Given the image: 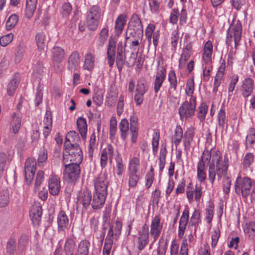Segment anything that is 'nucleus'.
I'll return each mask as SVG.
<instances>
[{
	"instance_id": "c85d7f7f",
	"label": "nucleus",
	"mask_w": 255,
	"mask_h": 255,
	"mask_svg": "<svg viewBox=\"0 0 255 255\" xmlns=\"http://www.w3.org/2000/svg\"><path fill=\"white\" fill-rule=\"evenodd\" d=\"M11 117L10 123V129L15 134L18 132L21 127L22 116L19 112H17L13 113Z\"/></svg>"
},
{
	"instance_id": "052dcab7",
	"label": "nucleus",
	"mask_w": 255,
	"mask_h": 255,
	"mask_svg": "<svg viewBox=\"0 0 255 255\" xmlns=\"http://www.w3.org/2000/svg\"><path fill=\"white\" fill-rule=\"evenodd\" d=\"M109 35V30L107 28H103L99 34L98 39V44L100 46H102L107 40Z\"/></svg>"
},
{
	"instance_id": "dca6fc26",
	"label": "nucleus",
	"mask_w": 255,
	"mask_h": 255,
	"mask_svg": "<svg viewBox=\"0 0 255 255\" xmlns=\"http://www.w3.org/2000/svg\"><path fill=\"white\" fill-rule=\"evenodd\" d=\"M81 140L78 134L75 131H70L66 134L64 142V147L71 148L75 146L80 147L79 144Z\"/></svg>"
},
{
	"instance_id": "6e6552de",
	"label": "nucleus",
	"mask_w": 255,
	"mask_h": 255,
	"mask_svg": "<svg viewBox=\"0 0 255 255\" xmlns=\"http://www.w3.org/2000/svg\"><path fill=\"white\" fill-rule=\"evenodd\" d=\"M136 238V248L139 251L144 249L149 243V234L148 227L144 225L140 230L138 232Z\"/></svg>"
},
{
	"instance_id": "412c9836",
	"label": "nucleus",
	"mask_w": 255,
	"mask_h": 255,
	"mask_svg": "<svg viewBox=\"0 0 255 255\" xmlns=\"http://www.w3.org/2000/svg\"><path fill=\"white\" fill-rule=\"evenodd\" d=\"M213 45L211 41H207L204 46L202 56V64H212Z\"/></svg>"
},
{
	"instance_id": "0eeeda50",
	"label": "nucleus",
	"mask_w": 255,
	"mask_h": 255,
	"mask_svg": "<svg viewBox=\"0 0 255 255\" xmlns=\"http://www.w3.org/2000/svg\"><path fill=\"white\" fill-rule=\"evenodd\" d=\"M202 187L200 184H196L194 186L192 183L190 182L186 187V192L188 201L189 203H192L194 201V197L197 202H200L203 195Z\"/></svg>"
},
{
	"instance_id": "ea45409f",
	"label": "nucleus",
	"mask_w": 255,
	"mask_h": 255,
	"mask_svg": "<svg viewBox=\"0 0 255 255\" xmlns=\"http://www.w3.org/2000/svg\"><path fill=\"white\" fill-rule=\"evenodd\" d=\"M77 125L82 138H85L87 131V125L85 119L79 118L77 120Z\"/></svg>"
},
{
	"instance_id": "a19ab883",
	"label": "nucleus",
	"mask_w": 255,
	"mask_h": 255,
	"mask_svg": "<svg viewBox=\"0 0 255 255\" xmlns=\"http://www.w3.org/2000/svg\"><path fill=\"white\" fill-rule=\"evenodd\" d=\"M167 152L166 145L162 144L160 149V155L159 157V167L160 171H162L164 167Z\"/></svg>"
},
{
	"instance_id": "09e8293b",
	"label": "nucleus",
	"mask_w": 255,
	"mask_h": 255,
	"mask_svg": "<svg viewBox=\"0 0 255 255\" xmlns=\"http://www.w3.org/2000/svg\"><path fill=\"white\" fill-rule=\"evenodd\" d=\"M9 202V192L7 190L0 192V208L6 206Z\"/></svg>"
},
{
	"instance_id": "393cba45",
	"label": "nucleus",
	"mask_w": 255,
	"mask_h": 255,
	"mask_svg": "<svg viewBox=\"0 0 255 255\" xmlns=\"http://www.w3.org/2000/svg\"><path fill=\"white\" fill-rule=\"evenodd\" d=\"M58 231L59 232H65L68 228L69 223L68 216L64 211H60L57 218Z\"/></svg>"
},
{
	"instance_id": "338daca9",
	"label": "nucleus",
	"mask_w": 255,
	"mask_h": 255,
	"mask_svg": "<svg viewBox=\"0 0 255 255\" xmlns=\"http://www.w3.org/2000/svg\"><path fill=\"white\" fill-rule=\"evenodd\" d=\"M44 173L42 170H39L37 173L34 184V191L38 190L42 182L43 181Z\"/></svg>"
},
{
	"instance_id": "8fccbe9b",
	"label": "nucleus",
	"mask_w": 255,
	"mask_h": 255,
	"mask_svg": "<svg viewBox=\"0 0 255 255\" xmlns=\"http://www.w3.org/2000/svg\"><path fill=\"white\" fill-rule=\"evenodd\" d=\"M25 52V45L20 43L16 47L15 52L14 60L15 62L19 63L22 59Z\"/></svg>"
},
{
	"instance_id": "aec40b11",
	"label": "nucleus",
	"mask_w": 255,
	"mask_h": 255,
	"mask_svg": "<svg viewBox=\"0 0 255 255\" xmlns=\"http://www.w3.org/2000/svg\"><path fill=\"white\" fill-rule=\"evenodd\" d=\"M107 196V194L95 191L91 204L92 208L94 210L102 208L105 204Z\"/></svg>"
},
{
	"instance_id": "2eb2a0df",
	"label": "nucleus",
	"mask_w": 255,
	"mask_h": 255,
	"mask_svg": "<svg viewBox=\"0 0 255 255\" xmlns=\"http://www.w3.org/2000/svg\"><path fill=\"white\" fill-rule=\"evenodd\" d=\"M92 195L90 191L85 189L79 193L77 204L79 206L82 205L85 210H87L92 204Z\"/></svg>"
},
{
	"instance_id": "423d86ee",
	"label": "nucleus",
	"mask_w": 255,
	"mask_h": 255,
	"mask_svg": "<svg viewBox=\"0 0 255 255\" xmlns=\"http://www.w3.org/2000/svg\"><path fill=\"white\" fill-rule=\"evenodd\" d=\"M101 17V9L98 5L91 7L87 16V24L89 29L95 30Z\"/></svg>"
},
{
	"instance_id": "e2e57ef3",
	"label": "nucleus",
	"mask_w": 255,
	"mask_h": 255,
	"mask_svg": "<svg viewBox=\"0 0 255 255\" xmlns=\"http://www.w3.org/2000/svg\"><path fill=\"white\" fill-rule=\"evenodd\" d=\"M208 111V107L204 103L201 104L198 109L197 117L201 122L204 121Z\"/></svg>"
},
{
	"instance_id": "864d4df0",
	"label": "nucleus",
	"mask_w": 255,
	"mask_h": 255,
	"mask_svg": "<svg viewBox=\"0 0 255 255\" xmlns=\"http://www.w3.org/2000/svg\"><path fill=\"white\" fill-rule=\"evenodd\" d=\"M201 223V213L199 210L195 209L192 214L190 223L193 226L197 227Z\"/></svg>"
},
{
	"instance_id": "13d9d810",
	"label": "nucleus",
	"mask_w": 255,
	"mask_h": 255,
	"mask_svg": "<svg viewBox=\"0 0 255 255\" xmlns=\"http://www.w3.org/2000/svg\"><path fill=\"white\" fill-rule=\"evenodd\" d=\"M255 156L253 153L248 152L246 153L243 159V165L245 169L250 167L254 161Z\"/></svg>"
},
{
	"instance_id": "2f4dec72",
	"label": "nucleus",
	"mask_w": 255,
	"mask_h": 255,
	"mask_svg": "<svg viewBox=\"0 0 255 255\" xmlns=\"http://www.w3.org/2000/svg\"><path fill=\"white\" fill-rule=\"evenodd\" d=\"M127 20V16L125 14L119 15L115 21V34L119 36L122 32Z\"/></svg>"
},
{
	"instance_id": "58836bf2",
	"label": "nucleus",
	"mask_w": 255,
	"mask_h": 255,
	"mask_svg": "<svg viewBox=\"0 0 255 255\" xmlns=\"http://www.w3.org/2000/svg\"><path fill=\"white\" fill-rule=\"evenodd\" d=\"M119 128L121 132V136L123 139H125L128 136L129 130V123L127 119H123L119 124Z\"/></svg>"
},
{
	"instance_id": "9b49d317",
	"label": "nucleus",
	"mask_w": 255,
	"mask_h": 255,
	"mask_svg": "<svg viewBox=\"0 0 255 255\" xmlns=\"http://www.w3.org/2000/svg\"><path fill=\"white\" fill-rule=\"evenodd\" d=\"M36 162L32 157L28 158L25 163V178L27 184H30L32 180L36 170Z\"/></svg>"
},
{
	"instance_id": "774afa93",
	"label": "nucleus",
	"mask_w": 255,
	"mask_h": 255,
	"mask_svg": "<svg viewBox=\"0 0 255 255\" xmlns=\"http://www.w3.org/2000/svg\"><path fill=\"white\" fill-rule=\"evenodd\" d=\"M255 143V129L253 128L249 130V133L246 137V145H253Z\"/></svg>"
},
{
	"instance_id": "3c124183",
	"label": "nucleus",
	"mask_w": 255,
	"mask_h": 255,
	"mask_svg": "<svg viewBox=\"0 0 255 255\" xmlns=\"http://www.w3.org/2000/svg\"><path fill=\"white\" fill-rule=\"evenodd\" d=\"M148 90V86L143 79H139L137 82L135 92L145 94Z\"/></svg>"
},
{
	"instance_id": "4d7b16f0",
	"label": "nucleus",
	"mask_w": 255,
	"mask_h": 255,
	"mask_svg": "<svg viewBox=\"0 0 255 255\" xmlns=\"http://www.w3.org/2000/svg\"><path fill=\"white\" fill-rule=\"evenodd\" d=\"M137 31H136L134 29L131 28V27H128L126 32V40L134 39L138 38L139 39L140 37H143V32L141 31L140 33L138 34Z\"/></svg>"
},
{
	"instance_id": "f257e3e1",
	"label": "nucleus",
	"mask_w": 255,
	"mask_h": 255,
	"mask_svg": "<svg viewBox=\"0 0 255 255\" xmlns=\"http://www.w3.org/2000/svg\"><path fill=\"white\" fill-rule=\"evenodd\" d=\"M207 162L208 163V179L213 186L216 175L218 180H220L227 174L229 159L226 155L223 159L221 153L218 150L213 148L205 150L197 165V176L200 183L204 182L206 179L205 164Z\"/></svg>"
},
{
	"instance_id": "39448f33",
	"label": "nucleus",
	"mask_w": 255,
	"mask_h": 255,
	"mask_svg": "<svg viewBox=\"0 0 255 255\" xmlns=\"http://www.w3.org/2000/svg\"><path fill=\"white\" fill-rule=\"evenodd\" d=\"M252 182L250 178L238 176L235 183V190L237 195H242L246 198L250 194L252 188Z\"/></svg>"
},
{
	"instance_id": "79ce46f5",
	"label": "nucleus",
	"mask_w": 255,
	"mask_h": 255,
	"mask_svg": "<svg viewBox=\"0 0 255 255\" xmlns=\"http://www.w3.org/2000/svg\"><path fill=\"white\" fill-rule=\"evenodd\" d=\"M183 130L180 126H177L174 130V133L173 136V142L175 146H178L182 138L183 137Z\"/></svg>"
},
{
	"instance_id": "7c9ffc66",
	"label": "nucleus",
	"mask_w": 255,
	"mask_h": 255,
	"mask_svg": "<svg viewBox=\"0 0 255 255\" xmlns=\"http://www.w3.org/2000/svg\"><path fill=\"white\" fill-rule=\"evenodd\" d=\"M226 68V64L225 62H222L219 67L216 75L215 77L213 91L217 92L218 87L220 86L221 81L224 75L225 70Z\"/></svg>"
},
{
	"instance_id": "f3484780",
	"label": "nucleus",
	"mask_w": 255,
	"mask_h": 255,
	"mask_svg": "<svg viewBox=\"0 0 255 255\" xmlns=\"http://www.w3.org/2000/svg\"><path fill=\"white\" fill-rule=\"evenodd\" d=\"M255 87L254 81L251 78H245L242 82L241 94L244 98L250 96L253 92Z\"/></svg>"
},
{
	"instance_id": "a211bd4d",
	"label": "nucleus",
	"mask_w": 255,
	"mask_h": 255,
	"mask_svg": "<svg viewBox=\"0 0 255 255\" xmlns=\"http://www.w3.org/2000/svg\"><path fill=\"white\" fill-rule=\"evenodd\" d=\"M189 209L188 208H186L183 211L179 220L178 231V237L179 239H182L183 238L185 230L189 222Z\"/></svg>"
},
{
	"instance_id": "c756f323",
	"label": "nucleus",
	"mask_w": 255,
	"mask_h": 255,
	"mask_svg": "<svg viewBox=\"0 0 255 255\" xmlns=\"http://www.w3.org/2000/svg\"><path fill=\"white\" fill-rule=\"evenodd\" d=\"M138 119L137 118L132 115L130 118V131L131 134V140L132 143L136 141L138 135Z\"/></svg>"
},
{
	"instance_id": "cd10ccee",
	"label": "nucleus",
	"mask_w": 255,
	"mask_h": 255,
	"mask_svg": "<svg viewBox=\"0 0 255 255\" xmlns=\"http://www.w3.org/2000/svg\"><path fill=\"white\" fill-rule=\"evenodd\" d=\"M168 80L169 82V87L168 90L167 96L171 97L173 96V93L176 91L177 86V77L174 71H170L168 73Z\"/></svg>"
},
{
	"instance_id": "69168bd1",
	"label": "nucleus",
	"mask_w": 255,
	"mask_h": 255,
	"mask_svg": "<svg viewBox=\"0 0 255 255\" xmlns=\"http://www.w3.org/2000/svg\"><path fill=\"white\" fill-rule=\"evenodd\" d=\"M126 59V56L124 53H117L116 57V65L118 70L121 72L122 70L124 64L125 60Z\"/></svg>"
},
{
	"instance_id": "de8ad7c7",
	"label": "nucleus",
	"mask_w": 255,
	"mask_h": 255,
	"mask_svg": "<svg viewBox=\"0 0 255 255\" xmlns=\"http://www.w3.org/2000/svg\"><path fill=\"white\" fill-rule=\"evenodd\" d=\"M128 176L129 186L131 187H135L139 180V175L137 174V171H129Z\"/></svg>"
},
{
	"instance_id": "473e14b6",
	"label": "nucleus",
	"mask_w": 255,
	"mask_h": 255,
	"mask_svg": "<svg viewBox=\"0 0 255 255\" xmlns=\"http://www.w3.org/2000/svg\"><path fill=\"white\" fill-rule=\"evenodd\" d=\"M80 62L79 53L77 51H73L69 56L68 60V68L70 70L75 69L78 67Z\"/></svg>"
},
{
	"instance_id": "4468645a",
	"label": "nucleus",
	"mask_w": 255,
	"mask_h": 255,
	"mask_svg": "<svg viewBox=\"0 0 255 255\" xmlns=\"http://www.w3.org/2000/svg\"><path fill=\"white\" fill-rule=\"evenodd\" d=\"M160 61L158 62L159 66ZM166 76V70L164 66H158L154 81V91L157 94L161 87Z\"/></svg>"
},
{
	"instance_id": "a878e982",
	"label": "nucleus",
	"mask_w": 255,
	"mask_h": 255,
	"mask_svg": "<svg viewBox=\"0 0 255 255\" xmlns=\"http://www.w3.org/2000/svg\"><path fill=\"white\" fill-rule=\"evenodd\" d=\"M42 208L39 204H35L31 208L29 215L34 224L38 225L41 221Z\"/></svg>"
},
{
	"instance_id": "9d476101",
	"label": "nucleus",
	"mask_w": 255,
	"mask_h": 255,
	"mask_svg": "<svg viewBox=\"0 0 255 255\" xmlns=\"http://www.w3.org/2000/svg\"><path fill=\"white\" fill-rule=\"evenodd\" d=\"M64 177L69 180L70 181L76 180L79 177L80 173V167L77 164H64Z\"/></svg>"
},
{
	"instance_id": "b1692460",
	"label": "nucleus",
	"mask_w": 255,
	"mask_h": 255,
	"mask_svg": "<svg viewBox=\"0 0 255 255\" xmlns=\"http://www.w3.org/2000/svg\"><path fill=\"white\" fill-rule=\"evenodd\" d=\"M116 41L113 38L109 39L107 49V60L108 64L111 68H112L115 60V49Z\"/></svg>"
},
{
	"instance_id": "ddd939ff",
	"label": "nucleus",
	"mask_w": 255,
	"mask_h": 255,
	"mask_svg": "<svg viewBox=\"0 0 255 255\" xmlns=\"http://www.w3.org/2000/svg\"><path fill=\"white\" fill-rule=\"evenodd\" d=\"M163 224L161 222L160 217L155 215L151 220L150 229V233L154 242L160 236Z\"/></svg>"
},
{
	"instance_id": "bf43d9fd",
	"label": "nucleus",
	"mask_w": 255,
	"mask_h": 255,
	"mask_svg": "<svg viewBox=\"0 0 255 255\" xmlns=\"http://www.w3.org/2000/svg\"><path fill=\"white\" fill-rule=\"evenodd\" d=\"M179 34L178 27L177 26L176 28L172 31L170 37L171 44L172 47L174 50L176 48L177 43L179 41Z\"/></svg>"
},
{
	"instance_id": "c03bdc74",
	"label": "nucleus",
	"mask_w": 255,
	"mask_h": 255,
	"mask_svg": "<svg viewBox=\"0 0 255 255\" xmlns=\"http://www.w3.org/2000/svg\"><path fill=\"white\" fill-rule=\"evenodd\" d=\"M116 165L115 167V172L118 176H121L124 172V164L122 157L118 155L115 158Z\"/></svg>"
},
{
	"instance_id": "603ef678",
	"label": "nucleus",
	"mask_w": 255,
	"mask_h": 255,
	"mask_svg": "<svg viewBox=\"0 0 255 255\" xmlns=\"http://www.w3.org/2000/svg\"><path fill=\"white\" fill-rule=\"evenodd\" d=\"M185 90L187 96H190V98L194 97L193 94L195 90V83L193 78L187 80Z\"/></svg>"
},
{
	"instance_id": "37998d69",
	"label": "nucleus",
	"mask_w": 255,
	"mask_h": 255,
	"mask_svg": "<svg viewBox=\"0 0 255 255\" xmlns=\"http://www.w3.org/2000/svg\"><path fill=\"white\" fill-rule=\"evenodd\" d=\"M35 41L39 50H43L45 46L46 35L43 32H39L35 35Z\"/></svg>"
},
{
	"instance_id": "4be33fe9",
	"label": "nucleus",
	"mask_w": 255,
	"mask_h": 255,
	"mask_svg": "<svg viewBox=\"0 0 255 255\" xmlns=\"http://www.w3.org/2000/svg\"><path fill=\"white\" fill-rule=\"evenodd\" d=\"M96 62V56L94 52L89 51L84 56L83 68L91 72L94 68Z\"/></svg>"
},
{
	"instance_id": "20e7f679",
	"label": "nucleus",
	"mask_w": 255,
	"mask_h": 255,
	"mask_svg": "<svg viewBox=\"0 0 255 255\" xmlns=\"http://www.w3.org/2000/svg\"><path fill=\"white\" fill-rule=\"evenodd\" d=\"M195 97H192L189 101L183 102L178 109L180 119L182 121L191 118L194 115L196 109Z\"/></svg>"
},
{
	"instance_id": "f8f14e48",
	"label": "nucleus",
	"mask_w": 255,
	"mask_h": 255,
	"mask_svg": "<svg viewBox=\"0 0 255 255\" xmlns=\"http://www.w3.org/2000/svg\"><path fill=\"white\" fill-rule=\"evenodd\" d=\"M95 191L107 194L108 181L107 175L101 173L93 180Z\"/></svg>"
},
{
	"instance_id": "680f3d73",
	"label": "nucleus",
	"mask_w": 255,
	"mask_h": 255,
	"mask_svg": "<svg viewBox=\"0 0 255 255\" xmlns=\"http://www.w3.org/2000/svg\"><path fill=\"white\" fill-rule=\"evenodd\" d=\"M190 55V52H188V50H183L179 61V68L183 69L184 68L186 62L189 59Z\"/></svg>"
},
{
	"instance_id": "a18cd8bd",
	"label": "nucleus",
	"mask_w": 255,
	"mask_h": 255,
	"mask_svg": "<svg viewBox=\"0 0 255 255\" xmlns=\"http://www.w3.org/2000/svg\"><path fill=\"white\" fill-rule=\"evenodd\" d=\"M214 213V205L209 202L208 205L205 209V218L208 223H211Z\"/></svg>"
},
{
	"instance_id": "0e129e2a",
	"label": "nucleus",
	"mask_w": 255,
	"mask_h": 255,
	"mask_svg": "<svg viewBox=\"0 0 255 255\" xmlns=\"http://www.w3.org/2000/svg\"><path fill=\"white\" fill-rule=\"evenodd\" d=\"M220 237V230L217 227L214 229V231L211 234V247L212 248H214L216 246Z\"/></svg>"
},
{
	"instance_id": "49530a36",
	"label": "nucleus",
	"mask_w": 255,
	"mask_h": 255,
	"mask_svg": "<svg viewBox=\"0 0 255 255\" xmlns=\"http://www.w3.org/2000/svg\"><path fill=\"white\" fill-rule=\"evenodd\" d=\"M75 243L73 239L68 238L66 240L64 245V251L67 255H71L75 249Z\"/></svg>"
},
{
	"instance_id": "f03ea898",
	"label": "nucleus",
	"mask_w": 255,
	"mask_h": 255,
	"mask_svg": "<svg viewBox=\"0 0 255 255\" xmlns=\"http://www.w3.org/2000/svg\"><path fill=\"white\" fill-rule=\"evenodd\" d=\"M83 160V153L80 147L65 148L63 151L64 164H77L80 165Z\"/></svg>"
},
{
	"instance_id": "1a4fd4ad",
	"label": "nucleus",
	"mask_w": 255,
	"mask_h": 255,
	"mask_svg": "<svg viewBox=\"0 0 255 255\" xmlns=\"http://www.w3.org/2000/svg\"><path fill=\"white\" fill-rule=\"evenodd\" d=\"M52 57L53 62L54 71L59 73L62 69V65L60 63L65 58V52L63 48L58 46L54 47L51 50Z\"/></svg>"
},
{
	"instance_id": "4c0bfd02",
	"label": "nucleus",
	"mask_w": 255,
	"mask_h": 255,
	"mask_svg": "<svg viewBox=\"0 0 255 255\" xmlns=\"http://www.w3.org/2000/svg\"><path fill=\"white\" fill-rule=\"evenodd\" d=\"M90 246V243L87 240L81 241L78 245L77 255H88Z\"/></svg>"
},
{
	"instance_id": "6ab92c4d",
	"label": "nucleus",
	"mask_w": 255,
	"mask_h": 255,
	"mask_svg": "<svg viewBox=\"0 0 255 255\" xmlns=\"http://www.w3.org/2000/svg\"><path fill=\"white\" fill-rule=\"evenodd\" d=\"M48 188L52 195H58L61 189L60 178L56 175H51L49 179Z\"/></svg>"
},
{
	"instance_id": "bb28decb",
	"label": "nucleus",
	"mask_w": 255,
	"mask_h": 255,
	"mask_svg": "<svg viewBox=\"0 0 255 255\" xmlns=\"http://www.w3.org/2000/svg\"><path fill=\"white\" fill-rule=\"evenodd\" d=\"M194 135V129L192 127L188 128L185 131L183 137L185 151L188 152L190 150Z\"/></svg>"
},
{
	"instance_id": "72a5a7b5",
	"label": "nucleus",
	"mask_w": 255,
	"mask_h": 255,
	"mask_svg": "<svg viewBox=\"0 0 255 255\" xmlns=\"http://www.w3.org/2000/svg\"><path fill=\"white\" fill-rule=\"evenodd\" d=\"M128 27H131V28L134 29L138 32V34L140 33L141 31L143 32V26L141 21L137 14H133L132 15L128 23Z\"/></svg>"
},
{
	"instance_id": "5701e85b",
	"label": "nucleus",
	"mask_w": 255,
	"mask_h": 255,
	"mask_svg": "<svg viewBox=\"0 0 255 255\" xmlns=\"http://www.w3.org/2000/svg\"><path fill=\"white\" fill-rule=\"evenodd\" d=\"M113 153L114 148L110 144L102 150L101 155V166L102 168H105L106 166L108 158L110 161H112Z\"/></svg>"
},
{
	"instance_id": "5fc2aeb1",
	"label": "nucleus",
	"mask_w": 255,
	"mask_h": 255,
	"mask_svg": "<svg viewBox=\"0 0 255 255\" xmlns=\"http://www.w3.org/2000/svg\"><path fill=\"white\" fill-rule=\"evenodd\" d=\"M18 20V17L16 14H11L6 22V29L9 30L13 28L17 24Z\"/></svg>"
},
{
	"instance_id": "f704fd0d",
	"label": "nucleus",
	"mask_w": 255,
	"mask_h": 255,
	"mask_svg": "<svg viewBox=\"0 0 255 255\" xmlns=\"http://www.w3.org/2000/svg\"><path fill=\"white\" fill-rule=\"evenodd\" d=\"M217 120L219 127L223 129L226 124H227L228 120L226 117V109L224 106H222L218 112Z\"/></svg>"
},
{
	"instance_id": "c9c22d12",
	"label": "nucleus",
	"mask_w": 255,
	"mask_h": 255,
	"mask_svg": "<svg viewBox=\"0 0 255 255\" xmlns=\"http://www.w3.org/2000/svg\"><path fill=\"white\" fill-rule=\"evenodd\" d=\"M19 76L15 74L7 85V91L9 96H12L15 93L19 84Z\"/></svg>"
},
{
	"instance_id": "7ed1b4c3",
	"label": "nucleus",
	"mask_w": 255,
	"mask_h": 255,
	"mask_svg": "<svg viewBox=\"0 0 255 255\" xmlns=\"http://www.w3.org/2000/svg\"><path fill=\"white\" fill-rule=\"evenodd\" d=\"M242 32V26L239 20L231 24L227 31L226 43L230 45L233 42V38L235 42V48L237 49L240 45Z\"/></svg>"
},
{
	"instance_id": "e433bc0d",
	"label": "nucleus",
	"mask_w": 255,
	"mask_h": 255,
	"mask_svg": "<svg viewBox=\"0 0 255 255\" xmlns=\"http://www.w3.org/2000/svg\"><path fill=\"white\" fill-rule=\"evenodd\" d=\"M37 0H26L25 14L29 18L33 15L37 5Z\"/></svg>"
},
{
	"instance_id": "6e6d98bb",
	"label": "nucleus",
	"mask_w": 255,
	"mask_h": 255,
	"mask_svg": "<svg viewBox=\"0 0 255 255\" xmlns=\"http://www.w3.org/2000/svg\"><path fill=\"white\" fill-rule=\"evenodd\" d=\"M203 79L204 81H208L210 78V72L213 69L212 64H202Z\"/></svg>"
}]
</instances>
